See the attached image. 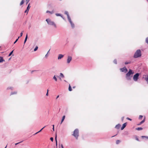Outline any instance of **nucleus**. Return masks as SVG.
<instances>
[{
	"label": "nucleus",
	"mask_w": 148,
	"mask_h": 148,
	"mask_svg": "<svg viewBox=\"0 0 148 148\" xmlns=\"http://www.w3.org/2000/svg\"><path fill=\"white\" fill-rule=\"evenodd\" d=\"M36 71V70H33V71H31V73H33V72H34V71Z\"/></svg>",
	"instance_id": "45"
},
{
	"label": "nucleus",
	"mask_w": 148,
	"mask_h": 148,
	"mask_svg": "<svg viewBox=\"0 0 148 148\" xmlns=\"http://www.w3.org/2000/svg\"><path fill=\"white\" fill-rule=\"evenodd\" d=\"M48 91H49V90H48H48H47V92H48Z\"/></svg>",
	"instance_id": "60"
},
{
	"label": "nucleus",
	"mask_w": 148,
	"mask_h": 148,
	"mask_svg": "<svg viewBox=\"0 0 148 148\" xmlns=\"http://www.w3.org/2000/svg\"><path fill=\"white\" fill-rule=\"evenodd\" d=\"M134 73V71L131 69H130L128 72L127 73L126 75V78L128 80H130L132 76H130L131 75H133Z\"/></svg>",
	"instance_id": "1"
},
{
	"label": "nucleus",
	"mask_w": 148,
	"mask_h": 148,
	"mask_svg": "<svg viewBox=\"0 0 148 148\" xmlns=\"http://www.w3.org/2000/svg\"><path fill=\"white\" fill-rule=\"evenodd\" d=\"M141 50L140 49H138L135 52L133 57L134 58H138L141 56Z\"/></svg>",
	"instance_id": "2"
},
{
	"label": "nucleus",
	"mask_w": 148,
	"mask_h": 148,
	"mask_svg": "<svg viewBox=\"0 0 148 148\" xmlns=\"http://www.w3.org/2000/svg\"><path fill=\"white\" fill-rule=\"evenodd\" d=\"M64 82H66V80H64Z\"/></svg>",
	"instance_id": "61"
},
{
	"label": "nucleus",
	"mask_w": 148,
	"mask_h": 148,
	"mask_svg": "<svg viewBox=\"0 0 148 148\" xmlns=\"http://www.w3.org/2000/svg\"><path fill=\"white\" fill-rule=\"evenodd\" d=\"M46 95L47 96L48 95V92H47V93L46 94Z\"/></svg>",
	"instance_id": "51"
},
{
	"label": "nucleus",
	"mask_w": 148,
	"mask_h": 148,
	"mask_svg": "<svg viewBox=\"0 0 148 148\" xmlns=\"http://www.w3.org/2000/svg\"><path fill=\"white\" fill-rule=\"evenodd\" d=\"M64 14L67 16V17L68 16H69L68 12L67 11H65Z\"/></svg>",
	"instance_id": "23"
},
{
	"label": "nucleus",
	"mask_w": 148,
	"mask_h": 148,
	"mask_svg": "<svg viewBox=\"0 0 148 148\" xmlns=\"http://www.w3.org/2000/svg\"><path fill=\"white\" fill-rule=\"evenodd\" d=\"M120 126L121 125L119 124L116 125L115 128L117 129H119Z\"/></svg>",
	"instance_id": "13"
},
{
	"label": "nucleus",
	"mask_w": 148,
	"mask_h": 148,
	"mask_svg": "<svg viewBox=\"0 0 148 148\" xmlns=\"http://www.w3.org/2000/svg\"><path fill=\"white\" fill-rule=\"evenodd\" d=\"M50 140H51V141L53 142V137H51L50 138Z\"/></svg>",
	"instance_id": "37"
},
{
	"label": "nucleus",
	"mask_w": 148,
	"mask_h": 148,
	"mask_svg": "<svg viewBox=\"0 0 148 148\" xmlns=\"http://www.w3.org/2000/svg\"><path fill=\"white\" fill-rule=\"evenodd\" d=\"M75 86H73V88H75Z\"/></svg>",
	"instance_id": "59"
},
{
	"label": "nucleus",
	"mask_w": 148,
	"mask_h": 148,
	"mask_svg": "<svg viewBox=\"0 0 148 148\" xmlns=\"http://www.w3.org/2000/svg\"><path fill=\"white\" fill-rule=\"evenodd\" d=\"M126 119L127 120H130V121H131L132 120V119H130V118H129L128 117H127L126 118Z\"/></svg>",
	"instance_id": "40"
},
{
	"label": "nucleus",
	"mask_w": 148,
	"mask_h": 148,
	"mask_svg": "<svg viewBox=\"0 0 148 148\" xmlns=\"http://www.w3.org/2000/svg\"><path fill=\"white\" fill-rule=\"evenodd\" d=\"M60 76L62 78H64V75L62 73H60Z\"/></svg>",
	"instance_id": "25"
},
{
	"label": "nucleus",
	"mask_w": 148,
	"mask_h": 148,
	"mask_svg": "<svg viewBox=\"0 0 148 148\" xmlns=\"http://www.w3.org/2000/svg\"><path fill=\"white\" fill-rule=\"evenodd\" d=\"M143 128L141 127H139L136 128V130H142Z\"/></svg>",
	"instance_id": "19"
},
{
	"label": "nucleus",
	"mask_w": 148,
	"mask_h": 148,
	"mask_svg": "<svg viewBox=\"0 0 148 148\" xmlns=\"http://www.w3.org/2000/svg\"><path fill=\"white\" fill-rule=\"evenodd\" d=\"M47 54H48L47 53V54H46L45 56V57L46 58H47V57L48 56Z\"/></svg>",
	"instance_id": "43"
},
{
	"label": "nucleus",
	"mask_w": 148,
	"mask_h": 148,
	"mask_svg": "<svg viewBox=\"0 0 148 148\" xmlns=\"http://www.w3.org/2000/svg\"><path fill=\"white\" fill-rule=\"evenodd\" d=\"M64 56V55L61 54H60L58 55V60H60L61 59V58H62Z\"/></svg>",
	"instance_id": "9"
},
{
	"label": "nucleus",
	"mask_w": 148,
	"mask_h": 148,
	"mask_svg": "<svg viewBox=\"0 0 148 148\" xmlns=\"http://www.w3.org/2000/svg\"><path fill=\"white\" fill-rule=\"evenodd\" d=\"M145 80L147 82V83L148 84V75L145 78Z\"/></svg>",
	"instance_id": "20"
},
{
	"label": "nucleus",
	"mask_w": 148,
	"mask_h": 148,
	"mask_svg": "<svg viewBox=\"0 0 148 148\" xmlns=\"http://www.w3.org/2000/svg\"><path fill=\"white\" fill-rule=\"evenodd\" d=\"M124 117H122L121 118V120L122 121H123L124 119Z\"/></svg>",
	"instance_id": "47"
},
{
	"label": "nucleus",
	"mask_w": 148,
	"mask_h": 148,
	"mask_svg": "<svg viewBox=\"0 0 148 148\" xmlns=\"http://www.w3.org/2000/svg\"><path fill=\"white\" fill-rule=\"evenodd\" d=\"M13 51L14 50H13L12 51H11L10 53L9 54L8 56V57H9L10 56L12 55V53H13Z\"/></svg>",
	"instance_id": "26"
},
{
	"label": "nucleus",
	"mask_w": 148,
	"mask_h": 148,
	"mask_svg": "<svg viewBox=\"0 0 148 148\" xmlns=\"http://www.w3.org/2000/svg\"><path fill=\"white\" fill-rule=\"evenodd\" d=\"M72 57L71 56H68L67 59V63L69 64V63L71 60H72Z\"/></svg>",
	"instance_id": "7"
},
{
	"label": "nucleus",
	"mask_w": 148,
	"mask_h": 148,
	"mask_svg": "<svg viewBox=\"0 0 148 148\" xmlns=\"http://www.w3.org/2000/svg\"><path fill=\"white\" fill-rule=\"evenodd\" d=\"M22 141H21V142H19V143H16L15 144V145H17L18 144L21 143Z\"/></svg>",
	"instance_id": "42"
},
{
	"label": "nucleus",
	"mask_w": 148,
	"mask_h": 148,
	"mask_svg": "<svg viewBox=\"0 0 148 148\" xmlns=\"http://www.w3.org/2000/svg\"><path fill=\"white\" fill-rule=\"evenodd\" d=\"M65 118V115H64L63 116L62 119L61 120V122L60 123V124H61L62 123V122L64 121Z\"/></svg>",
	"instance_id": "18"
},
{
	"label": "nucleus",
	"mask_w": 148,
	"mask_h": 148,
	"mask_svg": "<svg viewBox=\"0 0 148 148\" xmlns=\"http://www.w3.org/2000/svg\"><path fill=\"white\" fill-rule=\"evenodd\" d=\"M145 117L144 118V119L140 122V123L138 124V125H140L143 123H144L145 121Z\"/></svg>",
	"instance_id": "11"
},
{
	"label": "nucleus",
	"mask_w": 148,
	"mask_h": 148,
	"mask_svg": "<svg viewBox=\"0 0 148 148\" xmlns=\"http://www.w3.org/2000/svg\"><path fill=\"white\" fill-rule=\"evenodd\" d=\"M11 58H10L8 60H10V59H11Z\"/></svg>",
	"instance_id": "58"
},
{
	"label": "nucleus",
	"mask_w": 148,
	"mask_h": 148,
	"mask_svg": "<svg viewBox=\"0 0 148 148\" xmlns=\"http://www.w3.org/2000/svg\"><path fill=\"white\" fill-rule=\"evenodd\" d=\"M29 0H27V3H26L27 4V3L29 2Z\"/></svg>",
	"instance_id": "52"
},
{
	"label": "nucleus",
	"mask_w": 148,
	"mask_h": 148,
	"mask_svg": "<svg viewBox=\"0 0 148 148\" xmlns=\"http://www.w3.org/2000/svg\"><path fill=\"white\" fill-rule=\"evenodd\" d=\"M60 80H61V78H60Z\"/></svg>",
	"instance_id": "64"
},
{
	"label": "nucleus",
	"mask_w": 148,
	"mask_h": 148,
	"mask_svg": "<svg viewBox=\"0 0 148 148\" xmlns=\"http://www.w3.org/2000/svg\"><path fill=\"white\" fill-rule=\"evenodd\" d=\"M67 17L68 19L69 23L71 22L72 21L71 20V18H70V16H67Z\"/></svg>",
	"instance_id": "21"
},
{
	"label": "nucleus",
	"mask_w": 148,
	"mask_h": 148,
	"mask_svg": "<svg viewBox=\"0 0 148 148\" xmlns=\"http://www.w3.org/2000/svg\"><path fill=\"white\" fill-rule=\"evenodd\" d=\"M52 126H53L52 129H53V131H54V125H52Z\"/></svg>",
	"instance_id": "41"
},
{
	"label": "nucleus",
	"mask_w": 148,
	"mask_h": 148,
	"mask_svg": "<svg viewBox=\"0 0 148 148\" xmlns=\"http://www.w3.org/2000/svg\"><path fill=\"white\" fill-rule=\"evenodd\" d=\"M136 139L137 141L139 140L138 138L137 137H136Z\"/></svg>",
	"instance_id": "49"
},
{
	"label": "nucleus",
	"mask_w": 148,
	"mask_h": 148,
	"mask_svg": "<svg viewBox=\"0 0 148 148\" xmlns=\"http://www.w3.org/2000/svg\"><path fill=\"white\" fill-rule=\"evenodd\" d=\"M121 71L122 72H123L125 73H126L127 72V70L125 66L120 69Z\"/></svg>",
	"instance_id": "6"
},
{
	"label": "nucleus",
	"mask_w": 148,
	"mask_h": 148,
	"mask_svg": "<svg viewBox=\"0 0 148 148\" xmlns=\"http://www.w3.org/2000/svg\"><path fill=\"white\" fill-rule=\"evenodd\" d=\"M55 14L57 16H60L61 17L62 16V15L60 13H56Z\"/></svg>",
	"instance_id": "24"
},
{
	"label": "nucleus",
	"mask_w": 148,
	"mask_h": 148,
	"mask_svg": "<svg viewBox=\"0 0 148 148\" xmlns=\"http://www.w3.org/2000/svg\"><path fill=\"white\" fill-rule=\"evenodd\" d=\"M69 91H71L72 90V88L70 85V84L69 85Z\"/></svg>",
	"instance_id": "22"
},
{
	"label": "nucleus",
	"mask_w": 148,
	"mask_h": 148,
	"mask_svg": "<svg viewBox=\"0 0 148 148\" xmlns=\"http://www.w3.org/2000/svg\"><path fill=\"white\" fill-rule=\"evenodd\" d=\"M7 146H6V147L4 148H6V147H7Z\"/></svg>",
	"instance_id": "63"
},
{
	"label": "nucleus",
	"mask_w": 148,
	"mask_h": 148,
	"mask_svg": "<svg viewBox=\"0 0 148 148\" xmlns=\"http://www.w3.org/2000/svg\"><path fill=\"white\" fill-rule=\"evenodd\" d=\"M46 12L47 13H49L50 14H53L54 13V11L53 10H52L51 11H49V10H47L46 11Z\"/></svg>",
	"instance_id": "16"
},
{
	"label": "nucleus",
	"mask_w": 148,
	"mask_h": 148,
	"mask_svg": "<svg viewBox=\"0 0 148 148\" xmlns=\"http://www.w3.org/2000/svg\"><path fill=\"white\" fill-rule=\"evenodd\" d=\"M38 133H39V132H36V133H35V134H34V135H35V134H38Z\"/></svg>",
	"instance_id": "54"
},
{
	"label": "nucleus",
	"mask_w": 148,
	"mask_h": 148,
	"mask_svg": "<svg viewBox=\"0 0 148 148\" xmlns=\"http://www.w3.org/2000/svg\"><path fill=\"white\" fill-rule=\"evenodd\" d=\"M61 17L64 20H65V18H64V17H63V16H62H62H61Z\"/></svg>",
	"instance_id": "46"
},
{
	"label": "nucleus",
	"mask_w": 148,
	"mask_h": 148,
	"mask_svg": "<svg viewBox=\"0 0 148 148\" xmlns=\"http://www.w3.org/2000/svg\"><path fill=\"white\" fill-rule=\"evenodd\" d=\"M17 92H12L11 93V95H13L14 94H16Z\"/></svg>",
	"instance_id": "30"
},
{
	"label": "nucleus",
	"mask_w": 148,
	"mask_h": 148,
	"mask_svg": "<svg viewBox=\"0 0 148 148\" xmlns=\"http://www.w3.org/2000/svg\"><path fill=\"white\" fill-rule=\"evenodd\" d=\"M46 21L47 22L49 25L53 26L56 28L57 27L56 25L53 21H52L51 20L49 19H46Z\"/></svg>",
	"instance_id": "3"
},
{
	"label": "nucleus",
	"mask_w": 148,
	"mask_h": 148,
	"mask_svg": "<svg viewBox=\"0 0 148 148\" xmlns=\"http://www.w3.org/2000/svg\"><path fill=\"white\" fill-rule=\"evenodd\" d=\"M4 61L5 60L3 59V57L0 56V63Z\"/></svg>",
	"instance_id": "15"
},
{
	"label": "nucleus",
	"mask_w": 148,
	"mask_h": 148,
	"mask_svg": "<svg viewBox=\"0 0 148 148\" xmlns=\"http://www.w3.org/2000/svg\"><path fill=\"white\" fill-rule=\"evenodd\" d=\"M57 76V77H59V76Z\"/></svg>",
	"instance_id": "62"
},
{
	"label": "nucleus",
	"mask_w": 148,
	"mask_h": 148,
	"mask_svg": "<svg viewBox=\"0 0 148 148\" xmlns=\"http://www.w3.org/2000/svg\"><path fill=\"white\" fill-rule=\"evenodd\" d=\"M61 147L62 148H64V147L62 144L61 145Z\"/></svg>",
	"instance_id": "50"
},
{
	"label": "nucleus",
	"mask_w": 148,
	"mask_h": 148,
	"mask_svg": "<svg viewBox=\"0 0 148 148\" xmlns=\"http://www.w3.org/2000/svg\"><path fill=\"white\" fill-rule=\"evenodd\" d=\"M114 63L115 64H117V60L116 59H114L113 61Z\"/></svg>",
	"instance_id": "33"
},
{
	"label": "nucleus",
	"mask_w": 148,
	"mask_h": 148,
	"mask_svg": "<svg viewBox=\"0 0 148 148\" xmlns=\"http://www.w3.org/2000/svg\"><path fill=\"white\" fill-rule=\"evenodd\" d=\"M70 23L71 25V26L72 27V28H74L75 27V25H74V24L72 22V21L70 22Z\"/></svg>",
	"instance_id": "17"
},
{
	"label": "nucleus",
	"mask_w": 148,
	"mask_h": 148,
	"mask_svg": "<svg viewBox=\"0 0 148 148\" xmlns=\"http://www.w3.org/2000/svg\"><path fill=\"white\" fill-rule=\"evenodd\" d=\"M20 37H21L20 36H19L17 38H18V39L19 38H20Z\"/></svg>",
	"instance_id": "57"
},
{
	"label": "nucleus",
	"mask_w": 148,
	"mask_h": 148,
	"mask_svg": "<svg viewBox=\"0 0 148 148\" xmlns=\"http://www.w3.org/2000/svg\"><path fill=\"white\" fill-rule=\"evenodd\" d=\"M143 117V116L141 115L139 116L138 119H139L141 120L142 119V118Z\"/></svg>",
	"instance_id": "34"
},
{
	"label": "nucleus",
	"mask_w": 148,
	"mask_h": 148,
	"mask_svg": "<svg viewBox=\"0 0 148 148\" xmlns=\"http://www.w3.org/2000/svg\"><path fill=\"white\" fill-rule=\"evenodd\" d=\"M142 138H146L147 139H148V136H142Z\"/></svg>",
	"instance_id": "38"
},
{
	"label": "nucleus",
	"mask_w": 148,
	"mask_h": 148,
	"mask_svg": "<svg viewBox=\"0 0 148 148\" xmlns=\"http://www.w3.org/2000/svg\"><path fill=\"white\" fill-rule=\"evenodd\" d=\"M46 127V126H44V127H43L42 129H41L40 131H39L38 132H41L42 130Z\"/></svg>",
	"instance_id": "36"
},
{
	"label": "nucleus",
	"mask_w": 148,
	"mask_h": 148,
	"mask_svg": "<svg viewBox=\"0 0 148 148\" xmlns=\"http://www.w3.org/2000/svg\"><path fill=\"white\" fill-rule=\"evenodd\" d=\"M12 88H11V87H10V88H9V87H8V88H7V89L8 90L9 89H12Z\"/></svg>",
	"instance_id": "48"
},
{
	"label": "nucleus",
	"mask_w": 148,
	"mask_h": 148,
	"mask_svg": "<svg viewBox=\"0 0 148 148\" xmlns=\"http://www.w3.org/2000/svg\"><path fill=\"white\" fill-rule=\"evenodd\" d=\"M131 63V61H130V62H125V64H130Z\"/></svg>",
	"instance_id": "31"
},
{
	"label": "nucleus",
	"mask_w": 148,
	"mask_h": 148,
	"mask_svg": "<svg viewBox=\"0 0 148 148\" xmlns=\"http://www.w3.org/2000/svg\"><path fill=\"white\" fill-rule=\"evenodd\" d=\"M24 3V0H22L21 2L20 3V5H23Z\"/></svg>",
	"instance_id": "29"
},
{
	"label": "nucleus",
	"mask_w": 148,
	"mask_h": 148,
	"mask_svg": "<svg viewBox=\"0 0 148 148\" xmlns=\"http://www.w3.org/2000/svg\"><path fill=\"white\" fill-rule=\"evenodd\" d=\"M30 5V3H29L28 5V6L27 7L26 10L25 11V12L27 13H28L29 10V9L30 7V6H29Z\"/></svg>",
	"instance_id": "8"
},
{
	"label": "nucleus",
	"mask_w": 148,
	"mask_h": 148,
	"mask_svg": "<svg viewBox=\"0 0 148 148\" xmlns=\"http://www.w3.org/2000/svg\"><path fill=\"white\" fill-rule=\"evenodd\" d=\"M18 40V38H17L16 39V40L15 41V42H14V44H15L17 41Z\"/></svg>",
	"instance_id": "39"
},
{
	"label": "nucleus",
	"mask_w": 148,
	"mask_h": 148,
	"mask_svg": "<svg viewBox=\"0 0 148 148\" xmlns=\"http://www.w3.org/2000/svg\"><path fill=\"white\" fill-rule=\"evenodd\" d=\"M27 38H28V35L27 34V35L26 36V37H25V40L24 41V45L25 44V42H26L27 40Z\"/></svg>",
	"instance_id": "14"
},
{
	"label": "nucleus",
	"mask_w": 148,
	"mask_h": 148,
	"mask_svg": "<svg viewBox=\"0 0 148 148\" xmlns=\"http://www.w3.org/2000/svg\"><path fill=\"white\" fill-rule=\"evenodd\" d=\"M53 79H54L56 81H57V78H56V76L55 75L53 77Z\"/></svg>",
	"instance_id": "28"
},
{
	"label": "nucleus",
	"mask_w": 148,
	"mask_h": 148,
	"mask_svg": "<svg viewBox=\"0 0 148 148\" xmlns=\"http://www.w3.org/2000/svg\"><path fill=\"white\" fill-rule=\"evenodd\" d=\"M50 49L49 50V51H48V52H47V54H48V53H49V51H50Z\"/></svg>",
	"instance_id": "55"
},
{
	"label": "nucleus",
	"mask_w": 148,
	"mask_h": 148,
	"mask_svg": "<svg viewBox=\"0 0 148 148\" xmlns=\"http://www.w3.org/2000/svg\"><path fill=\"white\" fill-rule=\"evenodd\" d=\"M20 37H21L20 36H19L17 38H18V39L19 38H20Z\"/></svg>",
	"instance_id": "56"
},
{
	"label": "nucleus",
	"mask_w": 148,
	"mask_h": 148,
	"mask_svg": "<svg viewBox=\"0 0 148 148\" xmlns=\"http://www.w3.org/2000/svg\"><path fill=\"white\" fill-rule=\"evenodd\" d=\"M72 135L74 136L76 139H77L79 136V130L77 129H75Z\"/></svg>",
	"instance_id": "4"
},
{
	"label": "nucleus",
	"mask_w": 148,
	"mask_h": 148,
	"mask_svg": "<svg viewBox=\"0 0 148 148\" xmlns=\"http://www.w3.org/2000/svg\"><path fill=\"white\" fill-rule=\"evenodd\" d=\"M59 97V95H58L56 99H58V98Z\"/></svg>",
	"instance_id": "53"
},
{
	"label": "nucleus",
	"mask_w": 148,
	"mask_h": 148,
	"mask_svg": "<svg viewBox=\"0 0 148 148\" xmlns=\"http://www.w3.org/2000/svg\"><path fill=\"white\" fill-rule=\"evenodd\" d=\"M23 34V32H22L20 33V37H21L22 36Z\"/></svg>",
	"instance_id": "44"
},
{
	"label": "nucleus",
	"mask_w": 148,
	"mask_h": 148,
	"mask_svg": "<svg viewBox=\"0 0 148 148\" xmlns=\"http://www.w3.org/2000/svg\"><path fill=\"white\" fill-rule=\"evenodd\" d=\"M127 125V123H124L122 127L121 128V130H123L126 126Z\"/></svg>",
	"instance_id": "10"
},
{
	"label": "nucleus",
	"mask_w": 148,
	"mask_h": 148,
	"mask_svg": "<svg viewBox=\"0 0 148 148\" xmlns=\"http://www.w3.org/2000/svg\"><path fill=\"white\" fill-rule=\"evenodd\" d=\"M38 48V47L37 46H36L34 49V51H36V50H37Z\"/></svg>",
	"instance_id": "32"
},
{
	"label": "nucleus",
	"mask_w": 148,
	"mask_h": 148,
	"mask_svg": "<svg viewBox=\"0 0 148 148\" xmlns=\"http://www.w3.org/2000/svg\"><path fill=\"white\" fill-rule=\"evenodd\" d=\"M57 134L56 133L55 139V140L56 142V147L57 146Z\"/></svg>",
	"instance_id": "12"
},
{
	"label": "nucleus",
	"mask_w": 148,
	"mask_h": 148,
	"mask_svg": "<svg viewBox=\"0 0 148 148\" xmlns=\"http://www.w3.org/2000/svg\"><path fill=\"white\" fill-rule=\"evenodd\" d=\"M146 42L148 44V37H147L145 40Z\"/></svg>",
	"instance_id": "35"
},
{
	"label": "nucleus",
	"mask_w": 148,
	"mask_h": 148,
	"mask_svg": "<svg viewBox=\"0 0 148 148\" xmlns=\"http://www.w3.org/2000/svg\"><path fill=\"white\" fill-rule=\"evenodd\" d=\"M121 141L119 140H117L116 141V144H118L120 143Z\"/></svg>",
	"instance_id": "27"
},
{
	"label": "nucleus",
	"mask_w": 148,
	"mask_h": 148,
	"mask_svg": "<svg viewBox=\"0 0 148 148\" xmlns=\"http://www.w3.org/2000/svg\"><path fill=\"white\" fill-rule=\"evenodd\" d=\"M139 75V73H136L134 75L133 79L134 81H137Z\"/></svg>",
	"instance_id": "5"
}]
</instances>
